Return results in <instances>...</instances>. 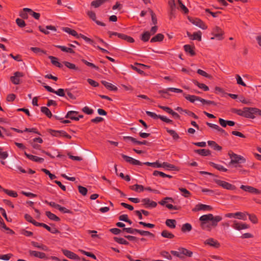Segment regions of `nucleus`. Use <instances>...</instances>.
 I'll list each match as a JSON object with an SVG mask.
<instances>
[{
    "instance_id": "nucleus-35",
    "label": "nucleus",
    "mask_w": 261,
    "mask_h": 261,
    "mask_svg": "<svg viewBox=\"0 0 261 261\" xmlns=\"http://www.w3.org/2000/svg\"><path fill=\"white\" fill-rule=\"evenodd\" d=\"M150 36L151 34L149 32H145L141 36V39L143 41H147L149 40Z\"/></svg>"
},
{
    "instance_id": "nucleus-6",
    "label": "nucleus",
    "mask_w": 261,
    "mask_h": 261,
    "mask_svg": "<svg viewBox=\"0 0 261 261\" xmlns=\"http://www.w3.org/2000/svg\"><path fill=\"white\" fill-rule=\"evenodd\" d=\"M225 217L228 218H237L239 219L246 220V216L241 212H237L236 213H228L225 215Z\"/></svg>"
},
{
    "instance_id": "nucleus-46",
    "label": "nucleus",
    "mask_w": 261,
    "mask_h": 261,
    "mask_svg": "<svg viewBox=\"0 0 261 261\" xmlns=\"http://www.w3.org/2000/svg\"><path fill=\"white\" fill-rule=\"evenodd\" d=\"M64 63L67 67H68L70 69H75V70L77 69V67H76V66L72 63H69V62H66V61L64 62Z\"/></svg>"
},
{
    "instance_id": "nucleus-32",
    "label": "nucleus",
    "mask_w": 261,
    "mask_h": 261,
    "mask_svg": "<svg viewBox=\"0 0 261 261\" xmlns=\"http://www.w3.org/2000/svg\"><path fill=\"white\" fill-rule=\"evenodd\" d=\"M178 8L182 10L185 13L188 12L187 8L181 3L180 0H178Z\"/></svg>"
},
{
    "instance_id": "nucleus-24",
    "label": "nucleus",
    "mask_w": 261,
    "mask_h": 261,
    "mask_svg": "<svg viewBox=\"0 0 261 261\" xmlns=\"http://www.w3.org/2000/svg\"><path fill=\"white\" fill-rule=\"evenodd\" d=\"M208 145L213 147L214 149L217 150H221L222 147L218 145L215 142L213 141H208L207 142Z\"/></svg>"
},
{
    "instance_id": "nucleus-63",
    "label": "nucleus",
    "mask_w": 261,
    "mask_h": 261,
    "mask_svg": "<svg viewBox=\"0 0 261 261\" xmlns=\"http://www.w3.org/2000/svg\"><path fill=\"white\" fill-rule=\"evenodd\" d=\"M162 255L169 260H171L172 259V256L167 252H163L162 253Z\"/></svg>"
},
{
    "instance_id": "nucleus-58",
    "label": "nucleus",
    "mask_w": 261,
    "mask_h": 261,
    "mask_svg": "<svg viewBox=\"0 0 261 261\" xmlns=\"http://www.w3.org/2000/svg\"><path fill=\"white\" fill-rule=\"evenodd\" d=\"M5 192L9 196H12L13 197H16L17 196V194L16 192L13 191H9L8 190H5Z\"/></svg>"
},
{
    "instance_id": "nucleus-59",
    "label": "nucleus",
    "mask_w": 261,
    "mask_h": 261,
    "mask_svg": "<svg viewBox=\"0 0 261 261\" xmlns=\"http://www.w3.org/2000/svg\"><path fill=\"white\" fill-rule=\"evenodd\" d=\"M11 256V254L2 255H0V259L4 260H8L10 258Z\"/></svg>"
},
{
    "instance_id": "nucleus-48",
    "label": "nucleus",
    "mask_w": 261,
    "mask_h": 261,
    "mask_svg": "<svg viewBox=\"0 0 261 261\" xmlns=\"http://www.w3.org/2000/svg\"><path fill=\"white\" fill-rule=\"evenodd\" d=\"M170 91L172 92H174L176 93H181L182 92V90L179 89L175 88H169L166 90V91L164 92V93H167V91Z\"/></svg>"
},
{
    "instance_id": "nucleus-29",
    "label": "nucleus",
    "mask_w": 261,
    "mask_h": 261,
    "mask_svg": "<svg viewBox=\"0 0 261 261\" xmlns=\"http://www.w3.org/2000/svg\"><path fill=\"white\" fill-rule=\"evenodd\" d=\"M41 111L49 118H50L52 116L51 112L47 107H42L41 108Z\"/></svg>"
},
{
    "instance_id": "nucleus-15",
    "label": "nucleus",
    "mask_w": 261,
    "mask_h": 261,
    "mask_svg": "<svg viewBox=\"0 0 261 261\" xmlns=\"http://www.w3.org/2000/svg\"><path fill=\"white\" fill-rule=\"evenodd\" d=\"M241 188L245 191H248L250 193L256 194H258L260 193V192L258 190L250 186L242 185Z\"/></svg>"
},
{
    "instance_id": "nucleus-50",
    "label": "nucleus",
    "mask_w": 261,
    "mask_h": 261,
    "mask_svg": "<svg viewBox=\"0 0 261 261\" xmlns=\"http://www.w3.org/2000/svg\"><path fill=\"white\" fill-rule=\"evenodd\" d=\"M201 32H197V33H195L193 35H192V39L193 40H201Z\"/></svg>"
},
{
    "instance_id": "nucleus-14",
    "label": "nucleus",
    "mask_w": 261,
    "mask_h": 261,
    "mask_svg": "<svg viewBox=\"0 0 261 261\" xmlns=\"http://www.w3.org/2000/svg\"><path fill=\"white\" fill-rule=\"evenodd\" d=\"M143 204L148 207H154L157 204L155 202L151 201L149 199L145 198L142 200Z\"/></svg>"
},
{
    "instance_id": "nucleus-42",
    "label": "nucleus",
    "mask_w": 261,
    "mask_h": 261,
    "mask_svg": "<svg viewBox=\"0 0 261 261\" xmlns=\"http://www.w3.org/2000/svg\"><path fill=\"white\" fill-rule=\"evenodd\" d=\"M179 190L182 193V196H184L185 197H188L190 195V193L189 192V191H188L185 188H179Z\"/></svg>"
},
{
    "instance_id": "nucleus-28",
    "label": "nucleus",
    "mask_w": 261,
    "mask_h": 261,
    "mask_svg": "<svg viewBox=\"0 0 261 261\" xmlns=\"http://www.w3.org/2000/svg\"><path fill=\"white\" fill-rule=\"evenodd\" d=\"M24 11H28L29 12L35 19H38L40 17V14L33 12L31 9L24 8L23 9Z\"/></svg>"
},
{
    "instance_id": "nucleus-43",
    "label": "nucleus",
    "mask_w": 261,
    "mask_h": 261,
    "mask_svg": "<svg viewBox=\"0 0 261 261\" xmlns=\"http://www.w3.org/2000/svg\"><path fill=\"white\" fill-rule=\"evenodd\" d=\"M167 132L170 134L174 139H177L179 138L178 135L176 134V133L172 129H167Z\"/></svg>"
},
{
    "instance_id": "nucleus-53",
    "label": "nucleus",
    "mask_w": 261,
    "mask_h": 261,
    "mask_svg": "<svg viewBox=\"0 0 261 261\" xmlns=\"http://www.w3.org/2000/svg\"><path fill=\"white\" fill-rule=\"evenodd\" d=\"M168 4L169 5L171 11V13L173 12L175 7V3L174 0H169Z\"/></svg>"
},
{
    "instance_id": "nucleus-54",
    "label": "nucleus",
    "mask_w": 261,
    "mask_h": 261,
    "mask_svg": "<svg viewBox=\"0 0 261 261\" xmlns=\"http://www.w3.org/2000/svg\"><path fill=\"white\" fill-rule=\"evenodd\" d=\"M16 23L17 25L20 27H23L25 26V23L24 21H23L22 19H21L20 18H17L16 20Z\"/></svg>"
},
{
    "instance_id": "nucleus-13",
    "label": "nucleus",
    "mask_w": 261,
    "mask_h": 261,
    "mask_svg": "<svg viewBox=\"0 0 261 261\" xmlns=\"http://www.w3.org/2000/svg\"><path fill=\"white\" fill-rule=\"evenodd\" d=\"M213 33L215 35V36L216 38H217L219 40H221L222 39L223 32L221 30V29L218 27H216L214 28Z\"/></svg>"
},
{
    "instance_id": "nucleus-1",
    "label": "nucleus",
    "mask_w": 261,
    "mask_h": 261,
    "mask_svg": "<svg viewBox=\"0 0 261 261\" xmlns=\"http://www.w3.org/2000/svg\"><path fill=\"white\" fill-rule=\"evenodd\" d=\"M221 220L222 218L220 216H214L211 214L202 215L199 218L201 227L202 229L207 230H210L211 227L216 226L218 222Z\"/></svg>"
},
{
    "instance_id": "nucleus-8",
    "label": "nucleus",
    "mask_w": 261,
    "mask_h": 261,
    "mask_svg": "<svg viewBox=\"0 0 261 261\" xmlns=\"http://www.w3.org/2000/svg\"><path fill=\"white\" fill-rule=\"evenodd\" d=\"M189 20L190 22H191L193 24L199 27L203 30H204L206 28L205 25L203 23V22L198 18H190Z\"/></svg>"
},
{
    "instance_id": "nucleus-39",
    "label": "nucleus",
    "mask_w": 261,
    "mask_h": 261,
    "mask_svg": "<svg viewBox=\"0 0 261 261\" xmlns=\"http://www.w3.org/2000/svg\"><path fill=\"white\" fill-rule=\"evenodd\" d=\"M114 240L116 242H117L119 244H124V245L128 244V242L127 241H126V240H125L124 239H123V238H119L115 237Z\"/></svg>"
},
{
    "instance_id": "nucleus-2",
    "label": "nucleus",
    "mask_w": 261,
    "mask_h": 261,
    "mask_svg": "<svg viewBox=\"0 0 261 261\" xmlns=\"http://www.w3.org/2000/svg\"><path fill=\"white\" fill-rule=\"evenodd\" d=\"M230 158L231 159V161L229 163V165L234 163H239L241 164L245 162V159L241 156L235 153L229 154Z\"/></svg>"
},
{
    "instance_id": "nucleus-9",
    "label": "nucleus",
    "mask_w": 261,
    "mask_h": 261,
    "mask_svg": "<svg viewBox=\"0 0 261 261\" xmlns=\"http://www.w3.org/2000/svg\"><path fill=\"white\" fill-rule=\"evenodd\" d=\"M249 226L245 223H239L236 221H233L232 227L238 230L245 229L248 228Z\"/></svg>"
},
{
    "instance_id": "nucleus-52",
    "label": "nucleus",
    "mask_w": 261,
    "mask_h": 261,
    "mask_svg": "<svg viewBox=\"0 0 261 261\" xmlns=\"http://www.w3.org/2000/svg\"><path fill=\"white\" fill-rule=\"evenodd\" d=\"M54 93H55L60 96H65L64 90L63 89H59L57 91L55 90Z\"/></svg>"
},
{
    "instance_id": "nucleus-56",
    "label": "nucleus",
    "mask_w": 261,
    "mask_h": 261,
    "mask_svg": "<svg viewBox=\"0 0 261 261\" xmlns=\"http://www.w3.org/2000/svg\"><path fill=\"white\" fill-rule=\"evenodd\" d=\"M200 101L202 102L203 104H206V105H215L216 103L213 101H210V100H206L204 99L200 98Z\"/></svg>"
},
{
    "instance_id": "nucleus-60",
    "label": "nucleus",
    "mask_w": 261,
    "mask_h": 261,
    "mask_svg": "<svg viewBox=\"0 0 261 261\" xmlns=\"http://www.w3.org/2000/svg\"><path fill=\"white\" fill-rule=\"evenodd\" d=\"M31 49L35 53H42L45 54L46 52L38 47H31Z\"/></svg>"
},
{
    "instance_id": "nucleus-41",
    "label": "nucleus",
    "mask_w": 261,
    "mask_h": 261,
    "mask_svg": "<svg viewBox=\"0 0 261 261\" xmlns=\"http://www.w3.org/2000/svg\"><path fill=\"white\" fill-rule=\"evenodd\" d=\"M184 48H185V50L186 52L189 53L191 55L193 56V55H195V53L193 50V49H192V47H191L190 45H185L184 46Z\"/></svg>"
},
{
    "instance_id": "nucleus-36",
    "label": "nucleus",
    "mask_w": 261,
    "mask_h": 261,
    "mask_svg": "<svg viewBox=\"0 0 261 261\" xmlns=\"http://www.w3.org/2000/svg\"><path fill=\"white\" fill-rule=\"evenodd\" d=\"M175 223V220L173 219H167L166 221V224L170 228H174Z\"/></svg>"
},
{
    "instance_id": "nucleus-55",
    "label": "nucleus",
    "mask_w": 261,
    "mask_h": 261,
    "mask_svg": "<svg viewBox=\"0 0 261 261\" xmlns=\"http://www.w3.org/2000/svg\"><path fill=\"white\" fill-rule=\"evenodd\" d=\"M146 113L150 117L154 118V119H157V118H159V117H160V115H156L155 113H153V112H150V111H146Z\"/></svg>"
},
{
    "instance_id": "nucleus-45",
    "label": "nucleus",
    "mask_w": 261,
    "mask_h": 261,
    "mask_svg": "<svg viewBox=\"0 0 261 261\" xmlns=\"http://www.w3.org/2000/svg\"><path fill=\"white\" fill-rule=\"evenodd\" d=\"M123 230L125 231L127 233L131 234H136V232H138L139 229H132L131 228H124Z\"/></svg>"
},
{
    "instance_id": "nucleus-12",
    "label": "nucleus",
    "mask_w": 261,
    "mask_h": 261,
    "mask_svg": "<svg viewBox=\"0 0 261 261\" xmlns=\"http://www.w3.org/2000/svg\"><path fill=\"white\" fill-rule=\"evenodd\" d=\"M77 114V112L74 111H69L66 114L65 117L67 118H70L72 120H74L75 121L79 120V117L76 116Z\"/></svg>"
},
{
    "instance_id": "nucleus-18",
    "label": "nucleus",
    "mask_w": 261,
    "mask_h": 261,
    "mask_svg": "<svg viewBox=\"0 0 261 261\" xmlns=\"http://www.w3.org/2000/svg\"><path fill=\"white\" fill-rule=\"evenodd\" d=\"M185 97L187 100H189L191 102H194L196 101H199L200 99V97L195 96V95H191L184 94Z\"/></svg>"
},
{
    "instance_id": "nucleus-38",
    "label": "nucleus",
    "mask_w": 261,
    "mask_h": 261,
    "mask_svg": "<svg viewBox=\"0 0 261 261\" xmlns=\"http://www.w3.org/2000/svg\"><path fill=\"white\" fill-rule=\"evenodd\" d=\"M118 37L122 38L124 40H126L128 42H133L134 41V40L133 38L127 36L126 35H124L123 34L122 35H118Z\"/></svg>"
},
{
    "instance_id": "nucleus-7",
    "label": "nucleus",
    "mask_w": 261,
    "mask_h": 261,
    "mask_svg": "<svg viewBox=\"0 0 261 261\" xmlns=\"http://www.w3.org/2000/svg\"><path fill=\"white\" fill-rule=\"evenodd\" d=\"M122 156L124 159V160H125L127 162L130 164L139 166L142 165V163L131 157H129L124 154H122Z\"/></svg>"
},
{
    "instance_id": "nucleus-62",
    "label": "nucleus",
    "mask_w": 261,
    "mask_h": 261,
    "mask_svg": "<svg viewBox=\"0 0 261 261\" xmlns=\"http://www.w3.org/2000/svg\"><path fill=\"white\" fill-rule=\"evenodd\" d=\"M8 157V153L7 152L2 151V149L0 148V158L5 159Z\"/></svg>"
},
{
    "instance_id": "nucleus-23",
    "label": "nucleus",
    "mask_w": 261,
    "mask_h": 261,
    "mask_svg": "<svg viewBox=\"0 0 261 261\" xmlns=\"http://www.w3.org/2000/svg\"><path fill=\"white\" fill-rule=\"evenodd\" d=\"M205 243L208 244L210 246L218 247L219 246V244L218 242L215 241L213 239H209L205 241Z\"/></svg>"
},
{
    "instance_id": "nucleus-51",
    "label": "nucleus",
    "mask_w": 261,
    "mask_h": 261,
    "mask_svg": "<svg viewBox=\"0 0 261 261\" xmlns=\"http://www.w3.org/2000/svg\"><path fill=\"white\" fill-rule=\"evenodd\" d=\"M192 229V226L189 223L185 224L182 227V231H190Z\"/></svg>"
},
{
    "instance_id": "nucleus-5",
    "label": "nucleus",
    "mask_w": 261,
    "mask_h": 261,
    "mask_svg": "<svg viewBox=\"0 0 261 261\" xmlns=\"http://www.w3.org/2000/svg\"><path fill=\"white\" fill-rule=\"evenodd\" d=\"M212 210V207L207 205L203 204H198L196 205V206L193 209V211L197 212L199 211H210Z\"/></svg>"
},
{
    "instance_id": "nucleus-26",
    "label": "nucleus",
    "mask_w": 261,
    "mask_h": 261,
    "mask_svg": "<svg viewBox=\"0 0 261 261\" xmlns=\"http://www.w3.org/2000/svg\"><path fill=\"white\" fill-rule=\"evenodd\" d=\"M49 59L51 60L52 64L58 67L62 68V65L57 61V58L53 56H49Z\"/></svg>"
},
{
    "instance_id": "nucleus-3",
    "label": "nucleus",
    "mask_w": 261,
    "mask_h": 261,
    "mask_svg": "<svg viewBox=\"0 0 261 261\" xmlns=\"http://www.w3.org/2000/svg\"><path fill=\"white\" fill-rule=\"evenodd\" d=\"M232 112L237 113L238 115L244 116L247 118H251L250 116V108H244L243 110L233 109Z\"/></svg>"
},
{
    "instance_id": "nucleus-16",
    "label": "nucleus",
    "mask_w": 261,
    "mask_h": 261,
    "mask_svg": "<svg viewBox=\"0 0 261 261\" xmlns=\"http://www.w3.org/2000/svg\"><path fill=\"white\" fill-rule=\"evenodd\" d=\"M24 154L27 156V158H28L29 159L33 161L38 162V163H42L44 161V159H43L42 158H39L37 156L29 154H28L27 152H25Z\"/></svg>"
},
{
    "instance_id": "nucleus-64",
    "label": "nucleus",
    "mask_w": 261,
    "mask_h": 261,
    "mask_svg": "<svg viewBox=\"0 0 261 261\" xmlns=\"http://www.w3.org/2000/svg\"><path fill=\"white\" fill-rule=\"evenodd\" d=\"M87 81L89 83V84H90L91 86H93L94 87H97L98 86V84L96 82L91 79H89L87 80Z\"/></svg>"
},
{
    "instance_id": "nucleus-4",
    "label": "nucleus",
    "mask_w": 261,
    "mask_h": 261,
    "mask_svg": "<svg viewBox=\"0 0 261 261\" xmlns=\"http://www.w3.org/2000/svg\"><path fill=\"white\" fill-rule=\"evenodd\" d=\"M23 75V73L20 72H16L14 74V76L11 77V82L15 85H18L20 82V78Z\"/></svg>"
},
{
    "instance_id": "nucleus-21",
    "label": "nucleus",
    "mask_w": 261,
    "mask_h": 261,
    "mask_svg": "<svg viewBox=\"0 0 261 261\" xmlns=\"http://www.w3.org/2000/svg\"><path fill=\"white\" fill-rule=\"evenodd\" d=\"M254 115L261 116V110L254 108H250V118H254Z\"/></svg>"
},
{
    "instance_id": "nucleus-37",
    "label": "nucleus",
    "mask_w": 261,
    "mask_h": 261,
    "mask_svg": "<svg viewBox=\"0 0 261 261\" xmlns=\"http://www.w3.org/2000/svg\"><path fill=\"white\" fill-rule=\"evenodd\" d=\"M161 235L163 237L167 238H173L174 237L173 234H172L171 233L168 232L167 230L163 231L162 233H161Z\"/></svg>"
},
{
    "instance_id": "nucleus-47",
    "label": "nucleus",
    "mask_w": 261,
    "mask_h": 261,
    "mask_svg": "<svg viewBox=\"0 0 261 261\" xmlns=\"http://www.w3.org/2000/svg\"><path fill=\"white\" fill-rule=\"evenodd\" d=\"M162 168L167 169H174L175 167L171 164H168L166 162H164L163 163H162Z\"/></svg>"
},
{
    "instance_id": "nucleus-11",
    "label": "nucleus",
    "mask_w": 261,
    "mask_h": 261,
    "mask_svg": "<svg viewBox=\"0 0 261 261\" xmlns=\"http://www.w3.org/2000/svg\"><path fill=\"white\" fill-rule=\"evenodd\" d=\"M87 15H88V16L91 19H92L93 21H95V22L98 25H101V26H105L106 25L105 23L96 20V14H95V13L94 12H93L92 11H88L87 12Z\"/></svg>"
},
{
    "instance_id": "nucleus-22",
    "label": "nucleus",
    "mask_w": 261,
    "mask_h": 261,
    "mask_svg": "<svg viewBox=\"0 0 261 261\" xmlns=\"http://www.w3.org/2000/svg\"><path fill=\"white\" fill-rule=\"evenodd\" d=\"M130 189L132 190H134L137 192H140L143 191L144 190V188L143 186L140 185H135L134 186H132L130 187Z\"/></svg>"
},
{
    "instance_id": "nucleus-61",
    "label": "nucleus",
    "mask_w": 261,
    "mask_h": 261,
    "mask_svg": "<svg viewBox=\"0 0 261 261\" xmlns=\"http://www.w3.org/2000/svg\"><path fill=\"white\" fill-rule=\"evenodd\" d=\"M197 73L198 74H199L200 75H201L202 76H204L208 77V78H210L211 77V76L210 75H208L205 71H204L203 70H201V69H198L197 70Z\"/></svg>"
},
{
    "instance_id": "nucleus-17",
    "label": "nucleus",
    "mask_w": 261,
    "mask_h": 261,
    "mask_svg": "<svg viewBox=\"0 0 261 261\" xmlns=\"http://www.w3.org/2000/svg\"><path fill=\"white\" fill-rule=\"evenodd\" d=\"M63 253L67 257L70 259H78V256L74 253L67 250H63Z\"/></svg>"
},
{
    "instance_id": "nucleus-10",
    "label": "nucleus",
    "mask_w": 261,
    "mask_h": 261,
    "mask_svg": "<svg viewBox=\"0 0 261 261\" xmlns=\"http://www.w3.org/2000/svg\"><path fill=\"white\" fill-rule=\"evenodd\" d=\"M216 182L219 186L222 187L223 188L228 189V190H231L233 189V186L231 185V184L226 182L224 181H222L220 180H216Z\"/></svg>"
},
{
    "instance_id": "nucleus-49",
    "label": "nucleus",
    "mask_w": 261,
    "mask_h": 261,
    "mask_svg": "<svg viewBox=\"0 0 261 261\" xmlns=\"http://www.w3.org/2000/svg\"><path fill=\"white\" fill-rule=\"evenodd\" d=\"M236 79H237V83L238 84L241 85L243 86H246L245 83L243 81L241 77L239 74L236 75Z\"/></svg>"
},
{
    "instance_id": "nucleus-19",
    "label": "nucleus",
    "mask_w": 261,
    "mask_h": 261,
    "mask_svg": "<svg viewBox=\"0 0 261 261\" xmlns=\"http://www.w3.org/2000/svg\"><path fill=\"white\" fill-rule=\"evenodd\" d=\"M29 253L31 255L40 258H44L45 257V254L42 252L30 250Z\"/></svg>"
},
{
    "instance_id": "nucleus-27",
    "label": "nucleus",
    "mask_w": 261,
    "mask_h": 261,
    "mask_svg": "<svg viewBox=\"0 0 261 261\" xmlns=\"http://www.w3.org/2000/svg\"><path fill=\"white\" fill-rule=\"evenodd\" d=\"M178 250L179 251L180 254H184L185 255H187L188 256H191L192 255V252L188 250L187 249L184 248H180L178 249Z\"/></svg>"
},
{
    "instance_id": "nucleus-34",
    "label": "nucleus",
    "mask_w": 261,
    "mask_h": 261,
    "mask_svg": "<svg viewBox=\"0 0 261 261\" xmlns=\"http://www.w3.org/2000/svg\"><path fill=\"white\" fill-rule=\"evenodd\" d=\"M196 152L199 154L203 156H207L210 154V151L204 149H198L196 150Z\"/></svg>"
},
{
    "instance_id": "nucleus-40",
    "label": "nucleus",
    "mask_w": 261,
    "mask_h": 261,
    "mask_svg": "<svg viewBox=\"0 0 261 261\" xmlns=\"http://www.w3.org/2000/svg\"><path fill=\"white\" fill-rule=\"evenodd\" d=\"M57 47L58 48H60L63 51L69 52V53H74L73 49H71V48H68V47H66L65 46H61V45H58V46H57Z\"/></svg>"
},
{
    "instance_id": "nucleus-44",
    "label": "nucleus",
    "mask_w": 261,
    "mask_h": 261,
    "mask_svg": "<svg viewBox=\"0 0 261 261\" xmlns=\"http://www.w3.org/2000/svg\"><path fill=\"white\" fill-rule=\"evenodd\" d=\"M78 189H79V192L81 194H82L83 195L85 196L87 194V189L86 188L82 187L81 186H79Z\"/></svg>"
},
{
    "instance_id": "nucleus-20",
    "label": "nucleus",
    "mask_w": 261,
    "mask_h": 261,
    "mask_svg": "<svg viewBox=\"0 0 261 261\" xmlns=\"http://www.w3.org/2000/svg\"><path fill=\"white\" fill-rule=\"evenodd\" d=\"M101 83L108 89L112 91H116L117 90V88L112 84L111 83H109L106 81H102Z\"/></svg>"
},
{
    "instance_id": "nucleus-57",
    "label": "nucleus",
    "mask_w": 261,
    "mask_h": 261,
    "mask_svg": "<svg viewBox=\"0 0 261 261\" xmlns=\"http://www.w3.org/2000/svg\"><path fill=\"white\" fill-rule=\"evenodd\" d=\"M83 111L87 114H92L93 112V110L92 109H90L89 108H88V107H85L83 109Z\"/></svg>"
},
{
    "instance_id": "nucleus-31",
    "label": "nucleus",
    "mask_w": 261,
    "mask_h": 261,
    "mask_svg": "<svg viewBox=\"0 0 261 261\" xmlns=\"http://www.w3.org/2000/svg\"><path fill=\"white\" fill-rule=\"evenodd\" d=\"M107 0H96L94 1L91 3V5L95 8H97L102 5Z\"/></svg>"
},
{
    "instance_id": "nucleus-33",
    "label": "nucleus",
    "mask_w": 261,
    "mask_h": 261,
    "mask_svg": "<svg viewBox=\"0 0 261 261\" xmlns=\"http://www.w3.org/2000/svg\"><path fill=\"white\" fill-rule=\"evenodd\" d=\"M46 215L48 218L51 220H53L56 221H58L60 220V219L57 216L50 212H46Z\"/></svg>"
},
{
    "instance_id": "nucleus-30",
    "label": "nucleus",
    "mask_w": 261,
    "mask_h": 261,
    "mask_svg": "<svg viewBox=\"0 0 261 261\" xmlns=\"http://www.w3.org/2000/svg\"><path fill=\"white\" fill-rule=\"evenodd\" d=\"M163 38H164L163 35H162V34H158L155 36L153 37L151 39L150 41L151 42H156V41H161L163 40Z\"/></svg>"
},
{
    "instance_id": "nucleus-25",
    "label": "nucleus",
    "mask_w": 261,
    "mask_h": 261,
    "mask_svg": "<svg viewBox=\"0 0 261 261\" xmlns=\"http://www.w3.org/2000/svg\"><path fill=\"white\" fill-rule=\"evenodd\" d=\"M63 30L65 31V32L72 35V36L76 37H79V35L78 34L73 30H71V29L69 28H64L63 29Z\"/></svg>"
}]
</instances>
